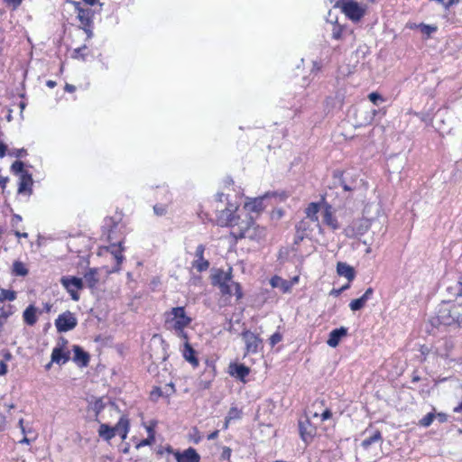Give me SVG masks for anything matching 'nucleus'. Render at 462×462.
Wrapping results in <instances>:
<instances>
[{
	"instance_id": "nucleus-1",
	"label": "nucleus",
	"mask_w": 462,
	"mask_h": 462,
	"mask_svg": "<svg viewBox=\"0 0 462 462\" xmlns=\"http://www.w3.org/2000/svg\"><path fill=\"white\" fill-rule=\"evenodd\" d=\"M230 234L236 240L248 238L260 242L264 239L266 230L264 227L256 225L253 218L249 217L242 220L236 227H233Z\"/></svg>"
},
{
	"instance_id": "nucleus-2",
	"label": "nucleus",
	"mask_w": 462,
	"mask_h": 462,
	"mask_svg": "<svg viewBox=\"0 0 462 462\" xmlns=\"http://www.w3.org/2000/svg\"><path fill=\"white\" fill-rule=\"evenodd\" d=\"M437 318L444 326L456 325L462 328V302L451 303V300H443L439 306Z\"/></svg>"
},
{
	"instance_id": "nucleus-3",
	"label": "nucleus",
	"mask_w": 462,
	"mask_h": 462,
	"mask_svg": "<svg viewBox=\"0 0 462 462\" xmlns=\"http://www.w3.org/2000/svg\"><path fill=\"white\" fill-rule=\"evenodd\" d=\"M212 283L219 288L223 295H232L234 293L237 300L243 297L240 284L232 280L231 268L226 272L218 269L212 276Z\"/></svg>"
},
{
	"instance_id": "nucleus-4",
	"label": "nucleus",
	"mask_w": 462,
	"mask_h": 462,
	"mask_svg": "<svg viewBox=\"0 0 462 462\" xmlns=\"http://www.w3.org/2000/svg\"><path fill=\"white\" fill-rule=\"evenodd\" d=\"M191 321L184 307H174L165 313V326L172 331L182 332V328L189 327Z\"/></svg>"
},
{
	"instance_id": "nucleus-5",
	"label": "nucleus",
	"mask_w": 462,
	"mask_h": 462,
	"mask_svg": "<svg viewBox=\"0 0 462 462\" xmlns=\"http://www.w3.org/2000/svg\"><path fill=\"white\" fill-rule=\"evenodd\" d=\"M11 171L19 176L18 193L31 194L32 191L33 180L32 174L24 170V163L22 161H15L11 165Z\"/></svg>"
},
{
	"instance_id": "nucleus-6",
	"label": "nucleus",
	"mask_w": 462,
	"mask_h": 462,
	"mask_svg": "<svg viewBox=\"0 0 462 462\" xmlns=\"http://www.w3.org/2000/svg\"><path fill=\"white\" fill-rule=\"evenodd\" d=\"M339 8L349 20L357 23L365 16L367 7L353 0L344 1Z\"/></svg>"
},
{
	"instance_id": "nucleus-7",
	"label": "nucleus",
	"mask_w": 462,
	"mask_h": 462,
	"mask_svg": "<svg viewBox=\"0 0 462 462\" xmlns=\"http://www.w3.org/2000/svg\"><path fill=\"white\" fill-rule=\"evenodd\" d=\"M237 209L236 206H234L232 204H228L225 208H218V206L217 207V224L219 226H228L233 227H236L240 222H237V217L235 215L236 211Z\"/></svg>"
},
{
	"instance_id": "nucleus-8",
	"label": "nucleus",
	"mask_w": 462,
	"mask_h": 462,
	"mask_svg": "<svg viewBox=\"0 0 462 462\" xmlns=\"http://www.w3.org/2000/svg\"><path fill=\"white\" fill-rule=\"evenodd\" d=\"M60 283L69 293L71 299L75 301L79 300V290H81L84 286L83 280L75 276H63L60 279Z\"/></svg>"
},
{
	"instance_id": "nucleus-9",
	"label": "nucleus",
	"mask_w": 462,
	"mask_h": 462,
	"mask_svg": "<svg viewBox=\"0 0 462 462\" xmlns=\"http://www.w3.org/2000/svg\"><path fill=\"white\" fill-rule=\"evenodd\" d=\"M78 320L74 314L69 310L60 314L55 319V327L58 332H68L76 328Z\"/></svg>"
},
{
	"instance_id": "nucleus-10",
	"label": "nucleus",
	"mask_w": 462,
	"mask_h": 462,
	"mask_svg": "<svg viewBox=\"0 0 462 462\" xmlns=\"http://www.w3.org/2000/svg\"><path fill=\"white\" fill-rule=\"evenodd\" d=\"M334 177L338 179L339 184L345 191H353L358 188L356 174L349 171L344 172L335 171Z\"/></svg>"
},
{
	"instance_id": "nucleus-11",
	"label": "nucleus",
	"mask_w": 462,
	"mask_h": 462,
	"mask_svg": "<svg viewBox=\"0 0 462 462\" xmlns=\"http://www.w3.org/2000/svg\"><path fill=\"white\" fill-rule=\"evenodd\" d=\"M242 338L245 343V349L247 353L255 354L262 346V339L256 334L249 330L242 332Z\"/></svg>"
},
{
	"instance_id": "nucleus-12",
	"label": "nucleus",
	"mask_w": 462,
	"mask_h": 462,
	"mask_svg": "<svg viewBox=\"0 0 462 462\" xmlns=\"http://www.w3.org/2000/svg\"><path fill=\"white\" fill-rule=\"evenodd\" d=\"M299 431L301 439L305 443H309L316 434V428L311 424L309 418H305L299 420Z\"/></svg>"
},
{
	"instance_id": "nucleus-13",
	"label": "nucleus",
	"mask_w": 462,
	"mask_h": 462,
	"mask_svg": "<svg viewBox=\"0 0 462 462\" xmlns=\"http://www.w3.org/2000/svg\"><path fill=\"white\" fill-rule=\"evenodd\" d=\"M205 250L206 246L204 245H199L195 252L196 260L192 263L193 268L199 273L207 271L209 267V262L204 258Z\"/></svg>"
},
{
	"instance_id": "nucleus-14",
	"label": "nucleus",
	"mask_w": 462,
	"mask_h": 462,
	"mask_svg": "<svg viewBox=\"0 0 462 462\" xmlns=\"http://www.w3.org/2000/svg\"><path fill=\"white\" fill-rule=\"evenodd\" d=\"M162 192L165 196V201L164 202H157L153 206V212L157 217H162L165 216L168 213V208L169 205L172 201V196L170 193L168 187H162L161 189Z\"/></svg>"
},
{
	"instance_id": "nucleus-15",
	"label": "nucleus",
	"mask_w": 462,
	"mask_h": 462,
	"mask_svg": "<svg viewBox=\"0 0 462 462\" xmlns=\"http://www.w3.org/2000/svg\"><path fill=\"white\" fill-rule=\"evenodd\" d=\"M75 9L78 13V19L79 20L81 26L88 25V24H94L93 23V17H94V12L91 9H85L80 6V3L79 2H72Z\"/></svg>"
},
{
	"instance_id": "nucleus-16",
	"label": "nucleus",
	"mask_w": 462,
	"mask_h": 462,
	"mask_svg": "<svg viewBox=\"0 0 462 462\" xmlns=\"http://www.w3.org/2000/svg\"><path fill=\"white\" fill-rule=\"evenodd\" d=\"M177 462H200V456L193 448L185 449L182 453L176 452Z\"/></svg>"
},
{
	"instance_id": "nucleus-17",
	"label": "nucleus",
	"mask_w": 462,
	"mask_h": 462,
	"mask_svg": "<svg viewBox=\"0 0 462 462\" xmlns=\"http://www.w3.org/2000/svg\"><path fill=\"white\" fill-rule=\"evenodd\" d=\"M215 375V367L213 365H208L199 379V387L203 390L208 389Z\"/></svg>"
},
{
	"instance_id": "nucleus-18",
	"label": "nucleus",
	"mask_w": 462,
	"mask_h": 462,
	"mask_svg": "<svg viewBox=\"0 0 462 462\" xmlns=\"http://www.w3.org/2000/svg\"><path fill=\"white\" fill-rule=\"evenodd\" d=\"M73 352L74 356L72 359L73 362H75L78 366L86 367L88 365L90 356L88 352L84 351V349L81 346L77 345L73 346Z\"/></svg>"
},
{
	"instance_id": "nucleus-19",
	"label": "nucleus",
	"mask_w": 462,
	"mask_h": 462,
	"mask_svg": "<svg viewBox=\"0 0 462 462\" xmlns=\"http://www.w3.org/2000/svg\"><path fill=\"white\" fill-rule=\"evenodd\" d=\"M250 368L243 364H231L229 365V374L231 376L245 382V377L249 374Z\"/></svg>"
},
{
	"instance_id": "nucleus-20",
	"label": "nucleus",
	"mask_w": 462,
	"mask_h": 462,
	"mask_svg": "<svg viewBox=\"0 0 462 462\" xmlns=\"http://www.w3.org/2000/svg\"><path fill=\"white\" fill-rule=\"evenodd\" d=\"M374 290L369 287L360 298L351 300L349 303L350 310L353 311L362 310L365 306L366 302L372 298Z\"/></svg>"
},
{
	"instance_id": "nucleus-21",
	"label": "nucleus",
	"mask_w": 462,
	"mask_h": 462,
	"mask_svg": "<svg viewBox=\"0 0 462 462\" xmlns=\"http://www.w3.org/2000/svg\"><path fill=\"white\" fill-rule=\"evenodd\" d=\"M347 335V328L340 327L330 331L327 344L330 347H336L338 346L341 339Z\"/></svg>"
},
{
	"instance_id": "nucleus-22",
	"label": "nucleus",
	"mask_w": 462,
	"mask_h": 462,
	"mask_svg": "<svg viewBox=\"0 0 462 462\" xmlns=\"http://www.w3.org/2000/svg\"><path fill=\"white\" fill-rule=\"evenodd\" d=\"M129 420L126 416H122L118 422L114 426L116 435H119L122 439H125L129 431Z\"/></svg>"
},
{
	"instance_id": "nucleus-23",
	"label": "nucleus",
	"mask_w": 462,
	"mask_h": 462,
	"mask_svg": "<svg viewBox=\"0 0 462 462\" xmlns=\"http://www.w3.org/2000/svg\"><path fill=\"white\" fill-rule=\"evenodd\" d=\"M268 196L265 194L263 197L252 199L250 201L245 204V208L249 212L259 213L263 210L264 205L263 200Z\"/></svg>"
},
{
	"instance_id": "nucleus-24",
	"label": "nucleus",
	"mask_w": 462,
	"mask_h": 462,
	"mask_svg": "<svg viewBox=\"0 0 462 462\" xmlns=\"http://www.w3.org/2000/svg\"><path fill=\"white\" fill-rule=\"evenodd\" d=\"M337 273L339 276H343L351 282L355 279L356 273L352 266L346 263L338 262L337 264Z\"/></svg>"
},
{
	"instance_id": "nucleus-25",
	"label": "nucleus",
	"mask_w": 462,
	"mask_h": 462,
	"mask_svg": "<svg viewBox=\"0 0 462 462\" xmlns=\"http://www.w3.org/2000/svg\"><path fill=\"white\" fill-rule=\"evenodd\" d=\"M447 293L449 297L448 300H451V303L462 298V277L457 282L447 288Z\"/></svg>"
},
{
	"instance_id": "nucleus-26",
	"label": "nucleus",
	"mask_w": 462,
	"mask_h": 462,
	"mask_svg": "<svg viewBox=\"0 0 462 462\" xmlns=\"http://www.w3.org/2000/svg\"><path fill=\"white\" fill-rule=\"evenodd\" d=\"M38 310L33 304H30L23 313V319L28 326H33L37 322Z\"/></svg>"
},
{
	"instance_id": "nucleus-27",
	"label": "nucleus",
	"mask_w": 462,
	"mask_h": 462,
	"mask_svg": "<svg viewBox=\"0 0 462 462\" xmlns=\"http://www.w3.org/2000/svg\"><path fill=\"white\" fill-rule=\"evenodd\" d=\"M69 360V352H64L61 347H54L51 352V362L65 364Z\"/></svg>"
},
{
	"instance_id": "nucleus-28",
	"label": "nucleus",
	"mask_w": 462,
	"mask_h": 462,
	"mask_svg": "<svg viewBox=\"0 0 462 462\" xmlns=\"http://www.w3.org/2000/svg\"><path fill=\"white\" fill-rule=\"evenodd\" d=\"M323 221L326 225L329 226L333 229L338 228L337 220L332 215V207L328 204H325L323 212Z\"/></svg>"
},
{
	"instance_id": "nucleus-29",
	"label": "nucleus",
	"mask_w": 462,
	"mask_h": 462,
	"mask_svg": "<svg viewBox=\"0 0 462 462\" xmlns=\"http://www.w3.org/2000/svg\"><path fill=\"white\" fill-rule=\"evenodd\" d=\"M111 253L114 254L115 259L116 261V266L114 267V272H118L120 270V265L124 261V255L122 254L123 248H122V242L118 243V245L116 244L110 245Z\"/></svg>"
},
{
	"instance_id": "nucleus-30",
	"label": "nucleus",
	"mask_w": 462,
	"mask_h": 462,
	"mask_svg": "<svg viewBox=\"0 0 462 462\" xmlns=\"http://www.w3.org/2000/svg\"><path fill=\"white\" fill-rule=\"evenodd\" d=\"M182 354L184 359L190 363L194 367L199 365V360L196 357V352L189 342L184 343V349Z\"/></svg>"
},
{
	"instance_id": "nucleus-31",
	"label": "nucleus",
	"mask_w": 462,
	"mask_h": 462,
	"mask_svg": "<svg viewBox=\"0 0 462 462\" xmlns=\"http://www.w3.org/2000/svg\"><path fill=\"white\" fill-rule=\"evenodd\" d=\"M270 284L273 288L280 289L283 293H287L291 291L290 284L288 280L282 279L278 275H274L270 280Z\"/></svg>"
},
{
	"instance_id": "nucleus-32",
	"label": "nucleus",
	"mask_w": 462,
	"mask_h": 462,
	"mask_svg": "<svg viewBox=\"0 0 462 462\" xmlns=\"http://www.w3.org/2000/svg\"><path fill=\"white\" fill-rule=\"evenodd\" d=\"M353 30L339 24H335L332 29V38L337 41L346 38L347 34L353 35Z\"/></svg>"
},
{
	"instance_id": "nucleus-33",
	"label": "nucleus",
	"mask_w": 462,
	"mask_h": 462,
	"mask_svg": "<svg viewBox=\"0 0 462 462\" xmlns=\"http://www.w3.org/2000/svg\"><path fill=\"white\" fill-rule=\"evenodd\" d=\"M98 436L106 441L111 440L114 437H116L114 427H111L106 423H100L98 429Z\"/></svg>"
},
{
	"instance_id": "nucleus-34",
	"label": "nucleus",
	"mask_w": 462,
	"mask_h": 462,
	"mask_svg": "<svg viewBox=\"0 0 462 462\" xmlns=\"http://www.w3.org/2000/svg\"><path fill=\"white\" fill-rule=\"evenodd\" d=\"M320 209V204L318 202H311L308 205L305 213L308 218L313 222L319 221L318 213Z\"/></svg>"
},
{
	"instance_id": "nucleus-35",
	"label": "nucleus",
	"mask_w": 462,
	"mask_h": 462,
	"mask_svg": "<svg viewBox=\"0 0 462 462\" xmlns=\"http://www.w3.org/2000/svg\"><path fill=\"white\" fill-rule=\"evenodd\" d=\"M84 280H85V282L87 283V285L90 288V289H94L96 288L97 282H98V278H97V273L95 269H89L84 275Z\"/></svg>"
},
{
	"instance_id": "nucleus-36",
	"label": "nucleus",
	"mask_w": 462,
	"mask_h": 462,
	"mask_svg": "<svg viewBox=\"0 0 462 462\" xmlns=\"http://www.w3.org/2000/svg\"><path fill=\"white\" fill-rule=\"evenodd\" d=\"M105 407L106 404L101 398L95 399L93 402H90L89 408L95 412V421L100 422L98 420V416L100 412L105 409Z\"/></svg>"
},
{
	"instance_id": "nucleus-37",
	"label": "nucleus",
	"mask_w": 462,
	"mask_h": 462,
	"mask_svg": "<svg viewBox=\"0 0 462 462\" xmlns=\"http://www.w3.org/2000/svg\"><path fill=\"white\" fill-rule=\"evenodd\" d=\"M382 440H383L382 434H381L380 430H376L370 437L365 439L362 441L361 446L365 449H367L372 444L378 442V441H382Z\"/></svg>"
},
{
	"instance_id": "nucleus-38",
	"label": "nucleus",
	"mask_w": 462,
	"mask_h": 462,
	"mask_svg": "<svg viewBox=\"0 0 462 462\" xmlns=\"http://www.w3.org/2000/svg\"><path fill=\"white\" fill-rule=\"evenodd\" d=\"M13 273L17 276H25L28 274V269L25 267L23 263L15 261L13 263Z\"/></svg>"
},
{
	"instance_id": "nucleus-39",
	"label": "nucleus",
	"mask_w": 462,
	"mask_h": 462,
	"mask_svg": "<svg viewBox=\"0 0 462 462\" xmlns=\"http://www.w3.org/2000/svg\"><path fill=\"white\" fill-rule=\"evenodd\" d=\"M16 299V292L11 290H2L0 292V302L5 300L13 301Z\"/></svg>"
},
{
	"instance_id": "nucleus-40",
	"label": "nucleus",
	"mask_w": 462,
	"mask_h": 462,
	"mask_svg": "<svg viewBox=\"0 0 462 462\" xmlns=\"http://www.w3.org/2000/svg\"><path fill=\"white\" fill-rule=\"evenodd\" d=\"M418 27L420 28L421 33L428 37L430 36L431 33H433L437 31L436 26L424 24V23L419 24Z\"/></svg>"
},
{
	"instance_id": "nucleus-41",
	"label": "nucleus",
	"mask_w": 462,
	"mask_h": 462,
	"mask_svg": "<svg viewBox=\"0 0 462 462\" xmlns=\"http://www.w3.org/2000/svg\"><path fill=\"white\" fill-rule=\"evenodd\" d=\"M87 50V46L83 45L81 47H79L73 51L72 58L77 60H85L86 53L85 51Z\"/></svg>"
},
{
	"instance_id": "nucleus-42",
	"label": "nucleus",
	"mask_w": 462,
	"mask_h": 462,
	"mask_svg": "<svg viewBox=\"0 0 462 462\" xmlns=\"http://www.w3.org/2000/svg\"><path fill=\"white\" fill-rule=\"evenodd\" d=\"M435 417H436V416H435V414H434V413L430 412V413L426 414V415H425V416H424V417L420 420L419 424H420V426H422V427L427 428V427H429V426H430V425H431V423H432V421H433V420H434V418H435Z\"/></svg>"
},
{
	"instance_id": "nucleus-43",
	"label": "nucleus",
	"mask_w": 462,
	"mask_h": 462,
	"mask_svg": "<svg viewBox=\"0 0 462 462\" xmlns=\"http://www.w3.org/2000/svg\"><path fill=\"white\" fill-rule=\"evenodd\" d=\"M369 100L375 106H378L380 103L384 101V98L382 95L377 92H372L368 95Z\"/></svg>"
},
{
	"instance_id": "nucleus-44",
	"label": "nucleus",
	"mask_w": 462,
	"mask_h": 462,
	"mask_svg": "<svg viewBox=\"0 0 462 462\" xmlns=\"http://www.w3.org/2000/svg\"><path fill=\"white\" fill-rule=\"evenodd\" d=\"M9 156L20 158L27 154V151L24 148L17 149L14 148L8 152Z\"/></svg>"
},
{
	"instance_id": "nucleus-45",
	"label": "nucleus",
	"mask_w": 462,
	"mask_h": 462,
	"mask_svg": "<svg viewBox=\"0 0 462 462\" xmlns=\"http://www.w3.org/2000/svg\"><path fill=\"white\" fill-rule=\"evenodd\" d=\"M163 391L160 387H154L151 392V400L156 402L160 397H163Z\"/></svg>"
},
{
	"instance_id": "nucleus-46",
	"label": "nucleus",
	"mask_w": 462,
	"mask_h": 462,
	"mask_svg": "<svg viewBox=\"0 0 462 462\" xmlns=\"http://www.w3.org/2000/svg\"><path fill=\"white\" fill-rule=\"evenodd\" d=\"M241 416V411L238 408L236 407H232L229 411H228V414H227V417L229 418V420H236V419H239Z\"/></svg>"
},
{
	"instance_id": "nucleus-47",
	"label": "nucleus",
	"mask_w": 462,
	"mask_h": 462,
	"mask_svg": "<svg viewBox=\"0 0 462 462\" xmlns=\"http://www.w3.org/2000/svg\"><path fill=\"white\" fill-rule=\"evenodd\" d=\"M155 441V436H148L146 439H143L137 447H144V446H150Z\"/></svg>"
},
{
	"instance_id": "nucleus-48",
	"label": "nucleus",
	"mask_w": 462,
	"mask_h": 462,
	"mask_svg": "<svg viewBox=\"0 0 462 462\" xmlns=\"http://www.w3.org/2000/svg\"><path fill=\"white\" fill-rule=\"evenodd\" d=\"M282 339V337L280 333L276 332L274 334H273L270 337V344L271 346H275L276 344H278L279 342H281Z\"/></svg>"
},
{
	"instance_id": "nucleus-49",
	"label": "nucleus",
	"mask_w": 462,
	"mask_h": 462,
	"mask_svg": "<svg viewBox=\"0 0 462 462\" xmlns=\"http://www.w3.org/2000/svg\"><path fill=\"white\" fill-rule=\"evenodd\" d=\"M232 450L228 447H224L222 453H221V459L222 460H228L231 457Z\"/></svg>"
},
{
	"instance_id": "nucleus-50",
	"label": "nucleus",
	"mask_w": 462,
	"mask_h": 462,
	"mask_svg": "<svg viewBox=\"0 0 462 462\" xmlns=\"http://www.w3.org/2000/svg\"><path fill=\"white\" fill-rule=\"evenodd\" d=\"M165 392H163L165 397H169L175 392L174 384L172 383H168L165 386Z\"/></svg>"
},
{
	"instance_id": "nucleus-51",
	"label": "nucleus",
	"mask_w": 462,
	"mask_h": 462,
	"mask_svg": "<svg viewBox=\"0 0 462 462\" xmlns=\"http://www.w3.org/2000/svg\"><path fill=\"white\" fill-rule=\"evenodd\" d=\"M83 31L86 32L88 39H90L93 37V24H88L81 26Z\"/></svg>"
},
{
	"instance_id": "nucleus-52",
	"label": "nucleus",
	"mask_w": 462,
	"mask_h": 462,
	"mask_svg": "<svg viewBox=\"0 0 462 462\" xmlns=\"http://www.w3.org/2000/svg\"><path fill=\"white\" fill-rule=\"evenodd\" d=\"M163 186L162 187H158V190L156 192V199L158 200H160L159 202H164L165 201V196L164 194L162 192L161 189L162 188Z\"/></svg>"
},
{
	"instance_id": "nucleus-53",
	"label": "nucleus",
	"mask_w": 462,
	"mask_h": 462,
	"mask_svg": "<svg viewBox=\"0 0 462 462\" xmlns=\"http://www.w3.org/2000/svg\"><path fill=\"white\" fill-rule=\"evenodd\" d=\"M7 373V365L5 361L0 362V375H5Z\"/></svg>"
},
{
	"instance_id": "nucleus-54",
	"label": "nucleus",
	"mask_w": 462,
	"mask_h": 462,
	"mask_svg": "<svg viewBox=\"0 0 462 462\" xmlns=\"http://www.w3.org/2000/svg\"><path fill=\"white\" fill-rule=\"evenodd\" d=\"M12 358H13V355L11 354L10 351H8V350L4 351L2 361H5V363H6V362L10 361Z\"/></svg>"
},
{
	"instance_id": "nucleus-55",
	"label": "nucleus",
	"mask_w": 462,
	"mask_h": 462,
	"mask_svg": "<svg viewBox=\"0 0 462 462\" xmlns=\"http://www.w3.org/2000/svg\"><path fill=\"white\" fill-rule=\"evenodd\" d=\"M332 416V412L330 410L328 409H326L322 414H321V420H328L330 417Z\"/></svg>"
},
{
	"instance_id": "nucleus-56",
	"label": "nucleus",
	"mask_w": 462,
	"mask_h": 462,
	"mask_svg": "<svg viewBox=\"0 0 462 462\" xmlns=\"http://www.w3.org/2000/svg\"><path fill=\"white\" fill-rule=\"evenodd\" d=\"M174 333L180 338H183L185 340V342H189L188 341V335L187 333L185 332V328H182V332H180V331H174Z\"/></svg>"
},
{
	"instance_id": "nucleus-57",
	"label": "nucleus",
	"mask_w": 462,
	"mask_h": 462,
	"mask_svg": "<svg viewBox=\"0 0 462 462\" xmlns=\"http://www.w3.org/2000/svg\"><path fill=\"white\" fill-rule=\"evenodd\" d=\"M299 280H300L299 276H294V277H292L291 280H288V282H289V284H290V289H291V288H292L295 284H297V283L299 282Z\"/></svg>"
},
{
	"instance_id": "nucleus-58",
	"label": "nucleus",
	"mask_w": 462,
	"mask_h": 462,
	"mask_svg": "<svg viewBox=\"0 0 462 462\" xmlns=\"http://www.w3.org/2000/svg\"><path fill=\"white\" fill-rule=\"evenodd\" d=\"M6 150H7V146L4 143L0 142V157L1 158L5 155Z\"/></svg>"
},
{
	"instance_id": "nucleus-59",
	"label": "nucleus",
	"mask_w": 462,
	"mask_h": 462,
	"mask_svg": "<svg viewBox=\"0 0 462 462\" xmlns=\"http://www.w3.org/2000/svg\"><path fill=\"white\" fill-rule=\"evenodd\" d=\"M218 434H219V430H214L213 432H211L210 434L208 435V439L213 440L218 437Z\"/></svg>"
},
{
	"instance_id": "nucleus-60",
	"label": "nucleus",
	"mask_w": 462,
	"mask_h": 462,
	"mask_svg": "<svg viewBox=\"0 0 462 462\" xmlns=\"http://www.w3.org/2000/svg\"><path fill=\"white\" fill-rule=\"evenodd\" d=\"M8 5H12L13 8L15 9L22 2V0H6Z\"/></svg>"
},
{
	"instance_id": "nucleus-61",
	"label": "nucleus",
	"mask_w": 462,
	"mask_h": 462,
	"mask_svg": "<svg viewBox=\"0 0 462 462\" xmlns=\"http://www.w3.org/2000/svg\"><path fill=\"white\" fill-rule=\"evenodd\" d=\"M436 417L439 422H445L448 420V416L445 413H438Z\"/></svg>"
},
{
	"instance_id": "nucleus-62",
	"label": "nucleus",
	"mask_w": 462,
	"mask_h": 462,
	"mask_svg": "<svg viewBox=\"0 0 462 462\" xmlns=\"http://www.w3.org/2000/svg\"><path fill=\"white\" fill-rule=\"evenodd\" d=\"M343 292V289H333L331 291H330V295L332 296H335V297H337L339 296L341 293Z\"/></svg>"
},
{
	"instance_id": "nucleus-63",
	"label": "nucleus",
	"mask_w": 462,
	"mask_h": 462,
	"mask_svg": "<svg viewBox=\"0 0 462 462\" xmlns=\"http://www.w3.org/2000/svg\"><path fill=\"white\" fill-rule=\"evenodd\" d=\"M21 221H22V217H21V216H19V215H14V216L13 217V226L17 225V224H18V223H20Z\"/></svg>"
},
{
	"instance_id": "nucleus-64",
	"label": "nucleus",
	"mask_w": 462,
	"mask_h": 462,
	"mask_svg": "<svg viewBox=\"0 0 462 462\" xmlns=\"http://www.w3.org/2000/svg\"><path fill=\"white\" fill-rule=\"evenodd\" d=\"M76 89L75 86L73 85H70V84H66L65 86V90L68 91V92H74Z\"/></svg>"
}]
</instances>
